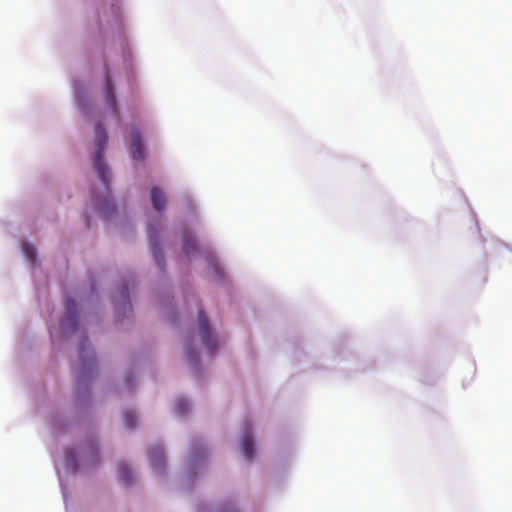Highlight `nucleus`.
<instances>
[{"instance_id":"nucleus-16","label":"nucleus","mask_w":512,"mask_h":512,"mask_svg":"<svg viewBox=\"0 0 512 512\" xmlns=\"http://www.w3.org/2000/svg\"><path fill=\"white\" fill-rule=\"evenodd\" d=\"M85 350H86V348H85V346H84V344H83V345L81 346V352H80L81 358H84V357H85Z\"/></svg>"},{"instance_id":"nucleus-13","label":"nucleus","mask_w":512,"mask_h":512,"mask_svg":"<svg viewBox=\"0 0 512 512\" xmlns=\"http://www.w3.org/2000/svg\"><path fill=\"white\" fill-rule=\"evenodd\" d=\"M24 251H25V254L27 255V257L31 261H34V258H35V255H36L35 249L32 246H30V245H26L24 247Z\"/></svg>"},{"instance_id":"nucleus-12","label":"nucleus","mask_w":512,"mask_h":512,"mask_svg":"<svg viewBox=\"0 0 512 512\" xmlns=\"http://www.w3.org/2000/svg\"><path fill=\"white\" fill-rule=\"evenodd\" d=\"M196 249V241L193 238H187L183 245L185 253H189L190 250Z\"/></svg>"},{"instance_id":"nucleus-19","label":"nucleus","mask_w":512,"mask_h":512,"mask_svg":"<svg viewBox=\"0 0 512 512\" xmlns=\"http://www.w3.org/2000/svg\"><path fill=\"white\" fill-rule=\"evenodd\" d=\"M188 356L192 358L191 351H188Z\"/></svg>"},{"instance_id":"nucleus-15","label":"nucleus","mask_w":512,"mask_h":512,"mask_svg":"<svg viewBox=\"0 0 512 512\" xmlns=\"http://www.w3.org/2000/svg\"><path fill=\"white\" fill-rule=\"evenodd\" d=\"M91 459H92L93 463H95V464L98 463L99 455L94 447H92V449H91Z\"/></svg>"},{"instance_id":"nucleus-2","label":"nucleus","mask_w":512,"mask_h":512,"mask_svg":"<svg viewBox=\"0 0 512 512\" xmlns=\"http://www.w3.org/2000/svg\"><path fill=\"white\" fill-rule=\"evenodd\" d=\"M198 324L204 346L210 353H214L217 349L216 339L211 333L208 319L203 311H199Z\"/></svg>"},{"instance_id":"nucleus-17","label":"nucleus","mask_w":512,"mask_h":512,"mask_svg":"<svg viewBox=\"0 0 512 512\" xmlns=\"http://www.w3.org/2000/svg\"><path fill=\"white\" fill-rule=\"evenodd\" d=\"M67 458L70 462H74V458L70 453H67Z\"/></svg>"},{"instance_id":"nucleus-8","label":"nucleus","mask_w":512,"mask_h":512,"mask_svg":"<svg viewBox=\"0 0 512 512\" xmlns=\"http://www.w3.org/2000/svg\"><path fill=\"white\" fill-rule=\"evenodd\" d=\"M119 478L127 486L133 483V473L125 463H120L118 466Z\"/></svg>"},{"instance_id":"nucleus-11","label":"nucleus","mask_w":512,"mask_h":512,"mask_svg":"<svg viewBox=\"0 0 512 512\" xmlns=\"http://www.w3.org/2000/svg\"><path fill=\"white\" fill-rule=\"evenodd\" d=\"M175 410L179 415H184L189 410V403L187 400L180 398L175 402Z\"/></svg>"},{"instance_id":"nucleus-1","label":"nucleus","mask_w":512,"mask_h":512,"mask_svg":"<svg viewBox=\"0 0 512 512\" xmlns=\"http://www.w3.org/2000/svg\"><path fill=\"white\" fill-rule=\"evenodd\" d=\"M108 135L102 124H97L95 127V159L94 168L97 172L99 179L102 181L105 188L108 190L110 186V174L106 164L103 161L104 151L107 145Z\"/></svg>"},{"instance_id":"nucleus-6","label":"nucleus","mask_w":512,"mask_h":512,"mask_svg":"<svg viewBox=\"0 0 512 512\" xmlns=\"http://www.w3.org/2000/svg\"><path fill=\"white\" fill-rule=\"evenodd\" d=\"M151 202L155 210L163 211L166 207V198L164 192L158 187L151 189Z\"/></svg>"},{"instance_id":"nucleus-10","label":"nucleus","mask_w":512,"mask_h":512,"mask_svg":"<svg viewBox=\"0 0 512 512\" xmlns=\"http://www.w3.org/2000/svg\"><path fill=\"white\" fill-rule=\"evenodd\" d=\"M124 424L127 428H134L137 424V417L134 411L127 410L123 414Z\"/></svg>"},{"instance_id":"nucleus-18","label":"nucleus","mask_w":512,"mask_h":512,"mask_svg":"<svg viewBox=\"0 0 512 512\" xmlns=\"http://www.w3.org/2000/svg\"><path fill=\"white\" fill-rule=\"evenodd\" d=\"M221 512H236L235 510L223 509Z\"/></svg>"},{"instance_id":"nucleus-5","label":"nucleus","mask_w":512,"mask_h":512,"mask_svg":"<svg viewBox=\"0 0 512 512\" xmlns=\"http://www.w3.org/2000/svg\"><path fill=\"white\" fill-rule=\"evenodd\" d=\"M242 453L247 460L254 457V441L249 428L245 429L242 436Z\"/></svg>"},{"instance_id":"nucleus-14","label":"nucleus","mask_w":512,"mask_h":512,"mask_svg":"<svg viewBox=\"0 0 512 512\" xmlns=\"http://www.w3.org/2000/svg\"><path fill=\"white\" fill-rule=\"evenodd\" d=\"M152 253L154 255V258L155 260L160 263V260H161V255L159 254V250L158 248L156 247V245H152Z\"/></svg>"},{"instance_id":"nucleus-3","label":"nucleus","mask_w":512,"mask_h":512,"mask_svg":"<svg viewBox=\"0 0 512 512\" xmlns=\"http://www.w3.org/2000/svg\"><path fill=\"white\" fill-rule=\"evenodd\" d=\"M66 316L61 320V329L63 332H72L77 328V308L76 303L72 298H67L65 301Z\"/></svg>"},{"instance_id":"nucleus-7","label":"nucleus","mask_w":512,"mask_h":512,"mask_svg":"<svg viewBox=\"0 0 512 512\" xmlns=\"http://www.w3.org/2000/svg\"><path fill=\"white\" fill-rule=\"evenodd\" d=\"M149 458L151 465L157 470H161L165 464L164 452L161 447L152 448L149 454Z\"/></svg>"},{"instance_id":"nucleus-4","label":"nucleus","mask_w":512,"mask_h":512,"mask_svg":"<svg viewBox=\"0 0 512 512\" xmlns=\"http://www.w3.org/2000/svg\"><path fill=\"white\" fill-rule=\"evenodd\" d=\"M131 155L135 160H143L145 153L140 131L133 128L131 131Z\"/></svg>"},{"instance_id":"nucleus-9","label":"nucleus","mask_w":512,"mask_h":512,"mask_svg":"<svg viewBox=\"0 0 512 512\" xmlns=\"http://www.w3.org/2000/svg\"><path fill=\"white\" fill-rule=\"evenodd\" d=\"M105 97H106L107 105L111 109L115 110L116 109V99H115V95H114L113 85H112V82L109 77L107 78L106 85H105Z\"/></svg>"}]
</instances>
